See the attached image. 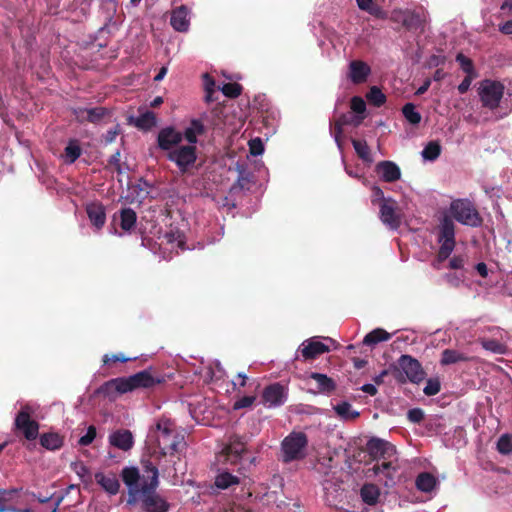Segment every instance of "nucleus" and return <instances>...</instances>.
<instances>
[{"instance_id":"obj_2","label":"nucleus","mask_w":512,"mask_h":512,"mask_svg":"<svg viewBox=\"0 0 512 512\" xmlns=\"http://www.w3.org/2000/svg\"><path fill=\"white\" fill-rule=\"evenodd\" d=\"M159 472L155 470L150 481H144L141 484V493L138 496V501H141L142 506L146 512H168L170 504L156 493L159 485Z\"/></svg>"},{"instance_id":"obj_58","label":"nucleus","mask_w":512,"mask_h":512,"mask_svg":"<svg viewBox=\"0 0 512 512\" xmlns=\"http://www.w3.org/2000/svg\"><path fill=\"white\" fill-rule=\"evenodd\" d=\"M406 13L407 10L403 11L395 9L391 12L389 19L394 23L401 24V26L403 27V20H405Z\"/></svg>"},{"instance_id":"obj_62","label":"nucleus","mask_w":512,"mask_h":512,"mask_svg":"<svg viewBox=\"0 0 512 512\" xmlns=\"http://www.w3.org/2000/svg\"><path fill=\"white\" fill-rule=\"evenodd\" d=\"M143 466H144L145 472L147 473V476H143L142 483L144 481L149 482L150 481V477L153 476V472L155 470H158V468L155 465H153L151 462H149V461L145 462L143 464Z\"/></svg>"},{"instance_id":"obj_51","label":"nucleus","mask_w":512,"mask_h":512,"mask_svg":"<svg viewBox=\"0 0 512 512\" xmlns=\"http://www.w3.org/2000/svg\"><path fill=\"white\" fill-rule=\"evenodd\" d=\"M440 388L441 386L439 380L429 379L423 389V392L427 396H434L440 392Z\"/></svg>"},{"instance_id":"obj_41","label":"nucleus","mask_w":512,"mask_h":512,"mask_svg":"<svg viewBox=\"0 0 512 512\" xmlns=\"http://www.w3.org/2000/svg\"><path fill=\"white\" fill-rule=\"evenodd\" d=\"M402 114L406 120L412 125H418L421 122L422 116L416 111L413 103H406L402 107Z\"/></svg>"},{"instance_id":"obj_15","label":"nucleus","mask_w":512,"mask_h":512,"mask_svg":"<svg viewBox=\"0 0 512 512\" xmlns=\"http://www.w3.org/2000/svg\"><path fill=\"white\" fill-rule=\"evenodd\" d=\"M180 130L174 126H166L159 130L157 135V146L160 150L169 153L181 145Z\"/></svg>"},{"instance_id":"obj_46","label":"nucleus","mask_w":512,"mask_h":512,"mask_svg":"<svg viewBox=\"0 0 512 512\" xmlns=\"http://www.w3.org/2000/svg\"><path fill=\"white\" fill-rule=\"evenodd\" d=\"M17 492V489H0V512L8 511L7 504Z\"/></svg>"},{"instance_id":"obj_17","label":"nucleus","mask_w":512,"mask_h":512,"mask_svg":"<svg viewBox=\"0 0 512 512\" xmlns=\"http://www.w3.org/2000/svg\"><path fill=\"white\" fill-rule=\"evenodd\" d=\"M375 170L380 175L381 179L388 183L396 182L401 178V170L393 161H380L377 163Z\"/></svg>"},{"instance_id":"obj_35","label":"nucleus","mask_w":512,"mask_h":512,"mask_svg":"<svg viewBox=\"0 0 512 512\" xmlns=\"http://www.w3.org/2000/svg\"><path fill=\"white\" fill-rule=\"evenodd\" d=\"M403 27L408 31H423L424 20L420 14L407 10L405 20H403Z\"/></svg>"},{"instance_id":"obj_47","label":"nucleus","mask_w":512,"mask_h":512,"mask_svg":"<svg viewBox=\"0 0 512 512\" xmlns=\"http://www.w3.org/2000/svg\"><path fill=\"white\" fill-rule=\"evenodd\" d=\"M456 61L467 75H472L474 73L473 61L466 57L463 53H458L456 55Z\"/></svg>"},{"instance_id":"obj_18","label":"nucleus","mask_w":512,"mask_h":512,"mask_svg":"<svg viewBox=\"0 0 512 512\" xmlns=\"http://www.w3.org/2000/svg\"><path fill=\"white\" fill-rule=\"evenodd\" d=\"M371 73L370 66L362 60H353L349 64V78L354 84L364 83Z\"/></svg>"},{"instance_id":"obj_13","label":"nucleus","mask_w":512,"mask_h":512,"mask_svg":"<svg viewBox=\"0 0 512 512\" xmlns=\"http://www.w3.org/2000/svg\"><path fill=\"white\" fill-rule=\"evenodd\" d=\"M121 478L124 484L128 487V503L133 504L138 501V496L141 491V476L138 468L124 467L121 471Z\"/></svg>"},{"instance_id":"obj_45","label":"nucleus","mask_w":512,"mask_h":512,"mask_svg":"<svg viewBox=\"0 0 512 512\" xmlns=\"http://www.w3.org/2000/svg\"><path fill=\"white\" fill-rule=\"evenodd\" d=\"M222 93L229 98H237L242 93V86L238 83H225L221 88Z\"/></svg>"},{"instance_id":"obj_53","label":"nucleus","mask_w":512,"mask_h":512,"mask_svg":"<svg viewBox=\"0 0 512 512\" xmlns=\"http://www.w3.org/2000/svg\"><path fill=\"white\" fill-rule=\"evenodd\" d=\"M249 151L253 156H259L264 151V145L260 138L251 139L249 141Z\"/></svg>"},{"instance_id":"obj_28","label":"nucleus","mask_w":512,"mask_h":512,"mask_svg":"<svg viewBox=\"0 0 512 512\" xmlns=\"http://www.w3.org/2000/svg\"><path fill=\"white\" fill-rule=\"evenodd\" d=\"M64 444V438L55 432L43 433L40 435V445L46 450H59Z\"/></svg>"},{"instance_id":"obj_20","label":"nucleus","mask_w":512,"mask_h":512,"mask_svg":"<svg viewBox=\"0 0 512 512\" xmlns=\"http://www.w3.org/2000/svg\"><path fill=\"white\" fill-rule=\"evenodd\" d=\"M86 213L92 225L96 229H101L106 222V211L104 205L99 202H91L86 206Z\"/></svg>"},{"instance_id":"obj_5","label":"nucleus","mask_w":512,"mask_h":512,"mask_svg":"<svg viewBox=\"0 0 512 512\" xmlns=\"http://www.w3.org/2000/svg\"><path fill=\"white\" fill-rule=\"evenodd\" d=\"M167 159L174 163L181 175H191L197 168L198 151L196 145H180L167 153Z\"/></svg>"},{"instance_id":"obj_33","label":"nucleus","mask_w":512,"mask_h":512,"mask_svg":"<svg viewBox=\"0 0 512 512\" xmlns=\"http://www.w3.org/2000/svg\"><path fill=\"white\" fill-rule=\"evenodd\" d=\"M122 381H123L122 377L111 379V380L105 382L104 384H102L98 388L97 393L103 394L105 396H111V394L113 392H117L119 394H124L125 391L122 389L123 388Z\"/></svg>"},{"instance_id":"obj_11","label":"nucleus","mask_w":512,"mask_h":512,"mask_svg":"<svg viewBox=\"0 0 512 512\" xmlns=\"http://www.w3.org/2000/svg\"><path fill=\"white\" fill-rule=\"evenodd\" d=\"M246 443L237 435L230 436L228 443L223 447L220 456L224 462L236 465L245 460Z\"/></svg>"},{"instance_id":"obj_63","label":"nucleus","mask_w":512,"mask_h":512,"mask_svg":"<svg viewBox=\"0 0 512 512\" xmlns=\"http://www.w3.org/2000/svg\"><path fill=\"white\" fill-rule=\"evenodd\" d=\"M471 82H472V77L471 75H467L463 80L462 82L458 85V92L460 94H465L469 88H470V85H471Z\"/></svg>"},{"instance_id":"obj_6","label":"nucleus","mask_w":512,"mask_h":512,"mask_svg":"<svg viewBox=\"0 0 512 512\" xmlns=\"http://www.w3.org/2000/svg\"><path fill=\"white\" fill-rule=\"evenodd\" d=\"M437 240L440 243L436 260L439 263L447 260L456 246L455 224L449 216H444L438 226Z\"/></svg>"},{"instance_id":"obj_23","label":"nucleus","mask_w":512,"mask_h":512,"mask_svg":"<svg viewBox=\"0 0 512 512\" xmlns=\"http://www.w3.org/2000/svg\"><path fill=\"white\" fill-rule=\"evenodd\" d=\"M95 481L110 495H116L120 489V482L114 474L106 475L103 472L95 474Z\"/></svg>"},{"instance_id":"obj_3","label":"nucleus","mask_w":512,"mask_h":512,"mask_svg":"<svg viewBox=\"0 0 512 512\" xmlns=\"http://www.w3.org/2000/svg\"><path fill=\"white\" fill-rule=\"evenodd\" d=\"M122 378V389L125 393L132 392L137 389L153 390L155 387L166 382L165 375L157 372L153 368H148L131 376Z\"/></svg>"},{"instance_id":"obj_57","label":"nucleus","mask_w":512,"mask_h":512,"mask_svg":"<svg viewBox=\"0 0 512 512\" xmlns=\"http://www.w3.org/2000/svg\"><path fill=\"white\" fill-rule=\"evenodd\" d=\"M331 133L333 134L334 139H335L336 143L338 144V146L341 147V137L343 134V126L340 123L334 121V123L331 124Z\"/></svg>"},{"instance_id":"obj_14","label":"nucleus","mask_w":512,"mask_h":512,"mask_svg":"<svg viewBox=\"0 0 512 512\" xmlns=\"http://www.w3.org/2000/svg\"><path fill=\"white\" fill-rule=\"evenodd\" d=\"M288 396V389L279 382L270 384L263 389L262 402L268 407L283 405Z\"/></svg>"},{"instance_id":"obj_8","label":"nucleus","mask_w":512,"mask_h":512,"mask_svg":"<svg viewBox=\"0 0 512 512\" xmlns=\"http://www.w3.org/2000/svg\"><path fill=\"white\" fill-rule=\"evenodd\" d=\"M449 211L451 216L463 225L479 227L483 222L478 210L468 199H457L452 201Z\"/></svg>"},{"instance_id":"obj_56","label":"nucleus","mask_w":512,"mask_h":512,"mask_svg":"<svg viewBox=\"0 0 512 512\" xmlns=\"http://www.w3.org/2000/svg\"><path fill=\"white\" fill-rule=\"evenodd\" d=\"M120 160L121 153L119 150L112 154L108 160V166L113 167L119 174L122 172Z\"/></svg>"},{"instance_id":"obj_39","label":"nucleus","mask_w":512,"mask_h":512,"mask_svg":"<svg viewBox=\"0 0 512 512\" xmlns=\"http://www.w3.org/2000/svg\"><path fill=\"white\" fill-rule=\"evenodd\" d=\"M334 410L344 420H353L359 417V412L352 410L351 404L346 401L337 404Z\"/></svg>"},{"instance_id":"obj_36","label":"nucleus","mask_w":512,"mask_h":512,"mask_svg":"<svg viewBox=\"0 0 512 512\" xmlns=\"http://www.w3.org/2000/svg\"><path fill=\"white\" fill-rule=\"evenodd\" d=\"M135 126L143 131H149L156 125V116L153 112L147 111L135 120Z\"/></svg>"},{"instance_id":"obj_49","label":"nucleus","mask_w":512,"mask_h":512,"mask_svg":"<svg viewBox=\"0 0 512 512\" xmlns=\"http://www.w3.org/2000/svg\"><path fill=\"white\" fill-rule=\"evenodd\" d=\"M390 470H393V472L396 471V468L392 465L391 459L384 460L382 464L374 466V472L376 474L387 472L386 476L392 479L393 474L390 472Z\"/></svg>"},{"instance_id":"obj_30","label":"nucleus","mask_w":512,"mask_h":512,"mask_svg":"<svg viewBox=\"0 0 512 512\" xmlns=\"http://www.w3.org/2000/svg\"><path fill=\"white\" fill-rule=\"evenodd\" d=\"M469 360H470V358L462 352H459V351L453 350V349H445L441 353L440 363H441V365L446 366V365H451V364H455L458 362H466Z\"/></svg>"},{"instance_id":"obj_38","label":"nucleus","mask_w":512,"mask_h":512,"mask_svg":"<svg viewBox=\"0 0 512 512\" xmlns=\"http://www.w3.org/2000/svg\"><path fill=\"white\" fill-rule=\"evenodd\" d=\"M82 154V149L76 140H70L64 149L65 161L69 164L74 163Z\"/></svg>"},{"instance_id":"obj_50","label":"nucleus","mask_w":512,"mask_h":512,"mask_svg":"<svg viewBox=\"0 0 512 512\" xmlns=\"http://www.w3.org/2000/svg\"><path fill=\"white\" fill-rule=\"evenodd\" d=\"M96 435H97L96 427L93 425H90L87 429L86 434L78 440V444L80 446H88L94 441V439L96 438Z\"/></svg>"},{"instance_id":"obj_64","label":"nucleus","mask_w":512,"mask_h":512,"mask_svg":"<svg viewBox=\"0 0 512 512\" xmlns=\"http://www.w3.org/2000/svg\"><path fill=\"white\" fill-rule=\"evenodd\" d=\"M464 266V259L462 256H454L449 261L450 269H461Z\"/></svg>"},{"instance_id":"obj_19","label":"nucleus","mask_w":512,"mask_h":512,"mask_svg":"<svg viewBox=\"0 0 512 512\" xmlns=\"http://www.w3.org/2000/svg\"><path fill=\"white\" fill-rule=\"evenodd\" d=\"M205 133V126L199 119H192L189 126L180 131L181 142L183 139L187 141L186 145H196L198 137Z\"/></svg>"},{"instance_id":"obj_48","label":"nucleus","mask_w":512,"mask_h":512,"mask_svg":"<svg viewBox=\"0 0 512 512\" xmlns=\"http://www.w3.org/2000/svg\"><path fill=\"white\" fill-rule=\"evenodd\" d=\"M371 192H372V195H371V202L373 205H379L380 206V203H383V202H391V198H385L384 197V192L383 190L379 187V186H376L374 185L372 188H371Z\"/></svg>"},{"instance_id":"obj_31","label":"nucleus","mask_w":512,"mask_h":512,"mask_svg":"<svg viewBox=\"0 0 512 512\" xmlns=\"http://www.w3.org/2000/svg\"><path fill=\"white\" fill-rule=\"evenodd\" d=\"M415 484L418 490L428 493L435 488L437 479L431 473L422 472L417 476Z\"/></svg>"},{"instance_id":"obj_37","label":"nucleus","mask_w":512,"mask_h":512,"mask_svg":"<svg viewBox=\"0 0 512 512\" xmlns=\"http://www.w3.org/2000/svg\"><path fill=\"white\" fill-rule=\"evenodd\" d=\"M351 142L360 159L369 163L373 161L370 148L365 140L352 139Z\"/></svg>"},{"instance_id":"obj_22","label":"nucleus","mask_w":512,"mask_h":512,"mask_svg":"<svg viewBox=\"0 0 512 512\" xmlns=\"http://www.w3.org/2000/svg\"><path fill=\"white\" fill-rule=\"evenodd\" d=\"M109 111L105 107L80 108L75 111L76 118L79 121H88L90 123H99Z\"/></svg>"},{"instance_id":"obj_25","label":"nucleus","mask_w":512,"mask_h":512,"mask_svg":"<svg viewBox=\"0 0 512 512\" xmlns=\"http://www.w3.org/2000/svg\"><path fill=\"white\" fill-rule=\"evenodd\" d=\"M188 10L185 6H180L172 12L170 23L171 26L179 32H185L189 27V20L187 18Z\"/></svg>"},{"instance_id":"obj_1","label":"nucleus","mask_w":512,"mask_h":512,"mask_svg":"<svg viewBox=\"0 0 512 512\" xmlns=\"http://www.w3.org/2000/svg\"><path fill=\"white\" fill-rule=\"evenodd\" d=\"M154 437L161 455H176L186 447L184 437L177 433L169 420H161L156 424Z\"/></svg>"},{"instance_id":"obj_29","label":"nucleus","mask_w":512,"mask_h":512,"mask_svg":"<svg viewBox=\"0 0 512 512\" xmlns=\"http://www.w3.org/2000/svg\"><path fill=\"white\" fill-rule=\"evenodd\" d=\"M362 501L367 505H375L380 496V490L375 484H364L360 490Z\"/></svg>"},{"instance_id":"obj_26","label":"nucleus","mask_w":512,"mask_h":512,"mask_svg":"<svg viewBox=\"0 0 512 512\" xmlns=\"http://www.w3.org/2000/svg\"><path fill=\"white\" fill-rule=\"evenodd\" d=\"M309 377L316 381V388L319 393L331 394L336 390V382L326 374L312 372Z\"/></svg>"},{"instance_id":"obj_60","label":"nucleus","mask_w":512,"mask_h":512,"mask_svg":"<svg viewBox=\"0 0 512 512\" xmlns=\"http://www.w3.org/2000/svg\"><path fill=\"white\" fill-rule=\"evenodd\" d=\"M129 360V358L121 355V354H114L112 355L111 357L109 355H104L103 356V363L104 364H109L110 362H122V363H125Z\"/></svg>"},{"instance_id":"obj_40","label":"nucleus","mask_w":512,"mask_h":512,"mask_svg":"<svg viewBox=\"0 0 512 512\" xmlns=\"http://www.w3.org/2000/svg\"><path fill=\"white\" fill-rule=\"evenodd\" d=\"M440 154L441 146L436 141H430L421 152L422 157L428 161H435Z\"/></svg>"},{"instance_id":"obj_54","label":"nucleus","mask_w":512,"mask_h":512,"mask_svg":"<svg viewBox=\"0 0 512 512\" xmlns=\"http://www.w3.org/2000/svg\"><path fill=\"white\" fill-rule=\"evenodd\" d=\"M407 418L410 422L419 424L424 419V411L421 408H412L408 411Z\"/></svg>"},{"instance_id":"obj_52","label":"nucleus","mask_w":512,"mask_h":512,"mask_svg":"<svg viewBox=\"0 0 512 512\" xmlns=\"http://www.w3.org/2000/svg\"><path fill=\"white\" fill-rule=\"evenodd\" d=\"M351 109L358 115H363L366 111V103L361 97L354 96L351 99Z\"/></svg>"},{"instance_id":"obj_59","label":"nucleus","mask_w":512,"mask_h":512,"mask_svg":"<svg viewBox=\"0 0 512 512\" xmlns=\"http://www.w3.org/2000/svg\"><path fill=\"white\" fill-rule=\"evenodd\" d=\"M120 133V127L119 125H116L113 129L108 130L104 135V142L105 144H110L115 141L116 137Z\"/></svg>"},{"instance_id":"obj_4","label":"nucleus","mask_w":512,"mask_h":512,"mask_svg":"<svg viewBox=\"0 0 512 512\" xmlns=\"http://www.w3.org/2000/svg\"><path fill=\"white\" fill-rule=\"evenodd\" d=\"M398 367H395V379L400 383L410 381L414 384L422 382L426 373L421 363L408 354L401 355L397 360Z\"/></svg>"},{"instance_id":"obj_43","label":"nucleus","mask_w":512,"mask_h":512,"mask_svg":"<svg viewBox=\"0 0 512 512\" xmlns=\"http://www.w3.org/2000/svg\"><path fill=\"white\" fill-rule=\"evenodd\" d=\"M366 97L376 107H381L386 102L385 94L377 86L371 87Z\"/></svg>"},{"instance_id":"obj_61","label":"nucleus","mask_w":512,"mask_h":512,"mask_svg":"<svg viewBox=\"0 0 512 512\" xmlns=\"http://www.w3.org/2000/svg\"><path fill=\"white\" fill-rule=\"evenodd\" d=\"M205 92H215V80L209 74L203 75Z\"/></svg>"},{"instance_id":"obj_24","label":"nucleus","mask_w":512,"mask_h":512,"mask_svg":"<svg viewBox=\"0 0 512 512\" xmlns=\"http://www.w3.org/2000/svg\"><path fill=\"white\" fill-rule=\"evenodd\" d=\"M240 483V476L234 475L233 473L227 470H220L214 480L215 487L221 490L233 488L239 485Z\"/></svg>"},{"instance_id":"obj_27","label":"nucleus","mask_w":512,"mask_h":512,"mask_svg":"<svg viewBox=\"0 0 512 512\" xmlns=\"http://www.w3.org/2000/svg\"><path fill=\"white\" fill-rule=\"evenodd\" d=\"M302 346L301 353L305 360H312L329 352V347L319 341H310L306 345L302 344Z\"/></svg>"},{"instance_id":"obj_12","label":"nucleus","mask_w":512,"mask_h":512,"mask_svg":"<svg viewBox=\"0 0 512 512\" xmlns=\"http://www.w3.org/2000/svg\"><path fill=\"white\" fill-rule=\"evenodd\" d=\"M366 451L372 460H388L392 459L396 454V448L394 445L377 437H372L367 441Z\"/></svg>"},{"instance_id":"obj_34","label":"nucleus","mask_w":512,"mask_h":512,"mask_svg":"<svg viewBox=\"0 0 512 512\" xmlns=\"http://www.w3.org/2000/svg\"><path fill=\"white\" fill-rule=\"evenodd\" d=\"M120 227L124 231H130L134 228L137 221V214L132 208H122L119 212Z\"/></svg>"},{"instance_id":"obj_32","label":"nucleus","mask_w":512,"mask_h":512,"mask_svg":"<svg viewBox=\"0 0 512 512\" xmlns=\"http://www.w3.org/2000/svg\"><path fill=\"white\" fill-rule=\"evenodd\" d=\"M391 334L382 328H376L369 332L363 339V344L366 346H374L380 342L388 341Z\"/></svg>"},{"instance_id":"obj_21","label":"nucleus","mask_w":512,"mask_h":512,"mask_svg":"<svg viewBox=\"0 0 512 512\" xmlns=\"http://www.w3.org/2000/svg\"><path fill=\"white\" fill-rule=\"evenodd\" d=\"M109 443L118 449L128 451L134 444L133 435L127 429H120L109 436Z\"/></svg>"},{"instance_id":"obj_44","label":"nucleus","mask_w":512,"mask_h":512,"mask_svg":"<svg viewBox=\"0 0 512 512\" xmlns=\"http://www.w3.org/2000/svg\"><path fill=\"white\" fill-rule=\"evenodd\" d=\"M497 450L502 455H508L512 453V436L509 434H503L497 441Z\"/></svg>"},{"instance_id":"obj_55","label":"nucleus","mask_w":512,"mask_h":512,"mask_svg":"<svg viewBox=\"0 0 512 512\" xmlns=\"http://www.w3.org/2000/svg\"><path fill=\"white\" fill-rule=\"evenodd\" d=\"M255 400H256L255 396H243L240 399H238L237 401H235L233 408L235 410L248 408V407L252 406V404L254 403Z\"/></svg>"},{"instance_id":"obj_42","label":"nucleus","mask_w":512,"mask_h":512,"mask_svg":"<svg viewBox=\"0 0 512 512\" xmlns=\"http://www.w3.org/2000/svg\"><path fill=\"white\" fill-rule=\"evenodd\" d=\"M481 346L492 353L504 354L506 352V346L496 339L483 338L480 339Z\"/></svg>"},{"instance_id":"obj_16","label":"nucleus","mask_w":512,"mask_h":512,"mask_svg":"<svg viewBox=\"0 0 512 512\" xmlns=\"http://www.w3.org/2000/svg\"><path fill=\"white\" fill-rule=\"evenodd\" d=\"M379 209L380 219L383 224L392 230H397L401 225V217L396 211V202L392 199L391 202L380 203Z\"/></svg>"},{"instance_id":"obj_10","label":"nucleus","mask_w":512,"mask_h":512,"mask_svg":"<svg viewBox=\"0 0 512 512\" xmlns=\"http://www.w3.org/2000/svg\"><path fill=\"white\" fill-rule=\"evenodd\" d=\"M504 94V85L498 81L484 80L479 87V96L484 107L496 109Z\"/></svg>"},{"instance_id":"obj_7","label":"nucleus","mask_w":512,"mask_h":512,"mask_svg":"<svg viewBox=\"0 0 512 512\" xmlns=\"http://www.w3.org/2000/svg\"><path fill=\"white\" fill-rule=\"evenodd\" d=\"M308 438L304 432H292L281 443L282 460L284 463L305 458Z\"/></svg>"},{"instance_id":"obj_9","label":"nucleus","mask_w":512,"mask_h":512,"mask_svg":"<svg viewBox=\"0 0 512 512\" xmlns=\"http://www.w3.org/2000/svg\"><path fill=\"white\" fill-rule=\"evenodd\" d=\"M15 427L20 430L25 439L29 442L35 440L39 435V423L31 419L28 407H23L15 417ZM35 444L28 443L25 447L32 450Z\"/></svg>"}]
</instances>
